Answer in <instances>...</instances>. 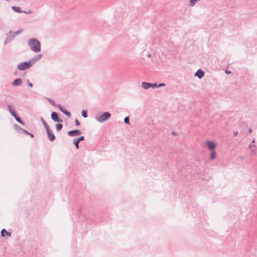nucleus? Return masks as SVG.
I'll return each instance as SVG.
<instances>
[{"instance_id": "f257e3e1", "label": "nucleus", "mask_w": 257, "mask_h": 257, "mask_svg": "<svg viewBox=\"0 0 257 257\" xmlns=\"http://www.w3.org/2000/svg\"><path fill=\"white\" fill-rule=\"evenodd\" d=\"M42 57L41 54H39L29 61L20 63L18 65V68L20 70H24L30 68L35 63H36Z\"/></svg>"}, {"instance_id": "f03ea898", "label": "nucleus", "mask_w": 257, "mask_h": 257, "mask_svg": "<svg viewBox=\"0 0 257 257\" xmlns=\"http://www.w3.org/2000/svg\"><path fill=\"white\" fill-rule=\"evenodd\" d=\"M28 44L33 52L38 53L41 51V44L37 39L32 38L30 39Z\"/></svg>"}, {"instance_id": "7ed1b4c3", "label": "nucleus", "mask_w": 257, "mask_h": 257, "mask_svg": "<svg viewBox=\"0 0 257 257\" xmlns=\"http://www.w3.org/2000/svg\"><path fill=\"white\" fill-rule=\"evenodd\" d=\"M110 116V113L105 112L102 114H97L95 116V119L98 122L102 123L108 119Z\"/></svg>"}, {"instance_id": "20e7f679", "label": "nucleus", "mask_w": 257, "mask_h": 257, "mask_svg": "<svg viewBox=\"0 0 257 257\" xmlns=\"http://www.w3.org/2000/svg\"><path fill=\"white\" fill-rule=\"evenodd\" d=\"M204 144L207 147V148L210 151L215 150L216 144L213 141L210 140H206L204 142Z\"/></svg>"}, {"instance_id": "39448f33", "label": "nucleus", "mask_w": 257, "mask_h": 257, "mask_svg": "<svg viewBox=\"0 0 257 257\" xmlns=\"http://www.w3.org/2000/svg\"><path fill=\"white\" fill-rule=\"evenodd\" d=\"M46 130L47 134L48 137L49 138V139L51 141H54L55 139V137L54 135L53 134L52 131L51 130V129L50 128H49Z\"/></svg>"}, {"instance_id": "423d86ee", "label": "nucleus", "mask_w": 257, "mask_h": 257, "mask_svg": "<svg viewBox=\"0 0 257 257\" xmlns=\"http://www.w3.org/2000/svg\"><path fill=\"white\" fill-rule=\"evenodd\" d=\"M57 107L59 108V109L61 112H62L64 114L66 115L67 116H68V117L71 116V113L69 111L65 110L60 104H58L57 105Z\"/></svg>"}, {"instance_id": "0eeeda50", "label": "nucleus", "mask_w": 257, "mask_h": 257, "mask_svg": "<svg viewBox=\"0 0 257 257\" xmlns=\"http://www.w3.org/2000/svg\"><path fill=\"white\" fill-rule=\"evenodd\" d=\"M51 118L55 122H62V120L59 118L56 112H53L51 113Z\"/></svg>"}, {"instance_id": "6e6552de", "label": "nucleus", "mask_w": 257, "mask_h": 257, "mask_svg": "<svg viewBox=\"0 0 257 257\" xmlns=\"http://www.w3.org/2000/svg\"><path fill=\"white\" fill-rule=\"evenodd\" d=\"M81 132L80 130H74L68 132V135L69 136H75L80 134Z\"/></svg>"}, {"instance_id": "1a4fd4ad", "label": "nucleus", "mask_w": 257, "mask_h": 257, "mask_svg": "<svg viewBox=\"0 0 257 257\" xmlns=\"http://www.w3.org/2000/svg\"><path fill=\"white\" fill-rule=\"evenodd\" d=\"M151 83L149 82H143L142 83L141 86L144 89H148L151 88Z\"/></svg>"}, {"instance_id": "9d476101", "label": "nucleus", "mask_w": 257, "mask_h": 257, "mask_svg": "<svg viewBox=\"0 0 257 257\" xmlns=\"http://www.w3.org/2000/svg\"><path fill=\"white\" fill-rule=\"evenodd\" d=\"M204 73L203 71L200 69L198 70V71L195 73V76H197L199 79L202 78L204 76Z\"/></svg>"}, {"instance_id": "9b49d317", "label": "nucleus", "mask_w": 257, "mask_h": 257, "mask_svg": "<svg viewBox=\"0 0 257 257\" xmlns=\"http://www.w3.org/2000/svg\"><path fill=\"white\" fill-rule=\"evenodd\" d=\"M7 106H8V110L10 112V113L12 114V116L14 115V114L16 113V112H15L14 108L12 106V105L10 104H9V105H8Z\"/></svg>"}, {"instance_id": "f8f14e48", "label": "nucleus", "mask_w": 257, "mask_h": 257, "mask_svg": "<svg viewBox=\"0 0 257 257\" xmlns=\"http://www.w3.org/2000/svg\"><path fill=\"white\" fill-rule=\"evenodd\" d=\"M21 83H22V80L21 79L18 78V79H15L13 81V85L14 86H18V85H20Z\"/></svg>"}, {"instance_id": "ddd939ff", "label": "nucleus", "mask_w": 257, "mask_h": 257, "mask_svg": "<svg viewBox=\"0 0 257 257\" xmlns=\"http://www.w3.org/2000/svg\"><path fill=\"white\" fill-rule=\"evenodd\" d=\"M210 151H211L210 156V159L214 160L216 158V155L215 150H214Z\"/></svg>"}, {"instance_id": "4468645a", "label": "nucleus", "mask_w": 257, "mask_h": 257, "mask_svg": "<svg viewBox=\"0 0 257 257\" xmlns=\"http://www.w3.org/2000/svg\"><path fill=\"white\" fill-rule=\"evenodd\" d=\"M4 233L6 234L8 236L10 237L11 236V233L8 232L5 229H3L1 230V234L2 236L5 235Z\"/></svg>"}, {"instance_id": "2eb2a0df", "label": "nucleus", "mask_w": 257, "mask_h": 257, "mask_svg": "<svg viewBox=\"0 0 257 257\" xmlns=\"http://www.w3.org/2000/svg\"><path fill=\"white\" fill-rule=\"evenodd\" d=\"M15 118L16 119V120L19 122V123H20L21 124H22V125H25V123L21 120V119L17 116V115L16 114V113H15L14 114V115H13Z\"/></svg>"}, {"instance_id": "dca6fc26", "label": "nucleus", "mask_w": 257, "mask_h": 257, "mask_svg": "<svg viewBox=\"0 0 257 257\" xmlns=\"http://www.w3.org/2000/svg\"><path fill=\"white\" fill-rule=\"evenodd\" d=\"M12 9L17 13L22 12V11L21 10L20 8L16 6L12 7Z\"/></svg>"}, {"instance_id": "f3484780", "label": "nucleus", "mask_w": 257, "mask_h": 257, "mask_svg": "<svg viewBox=\"0 0 257 257\" xmlns=\"http://www.w3.org/2000/svg\"><path fill=\"white\" fill-rule=\"evenodd\" d=\"M56 130L58 131H60L62 128V124L61 123H57L56 124Z\"/></svg>"}, {"instance_id": "a211bd4d", "label": "nucleus", "mask_w": 257, "mask_h": 257, "mask_svg": "<svg viewBox=\"0 0 257 257\" xmlns=\"http://www.w3.org/2000/svg\"><path fill=\"white\" fill-rule=\"evenodd\" d=\"M41 120L43 122V124L45 127V128H46V130L48 129L49 128L48 125L47 124V123L46 122V121H45V120H44L43 118H41Z\"/></svg>"}, {"instance_id": "6ab92c4d", "label": "nucleus", "mask_w": 257, "mask_h": 257, "mask_svg": "<svg viewBox=\"0 0 257 257\" xmlns=\"http://www.w3.org/2000/svg\"><path fill=\"white\" fill-rule=\"evenodd\" d=\"M73 142H74V145L76 146V148L77 149L78 148V144H79V142H78L77 140L76 139V138L75 139H74L73 140Z\"/></svg>"}, {"instance_id": "aec40b11", "label": "nucleus", "mask_w": 257, "mask_h": 257, "mask_svg": "<svg viewBox=\"0 0 257 257\" xmlns=\"http://www.w3.org/2000/svg\"><path fill=\"white\" fill-rule=\"evenodd\" d=\"M82 115L83 117H84V118H86L87 117V113L85 111V110H82Z\"/></svg>"}, {"instance_id": "412c9836", "label": "nucleus", "mask_w": 257, "mask_h": 257, "mask_svg": "<svg viewBox=\"0 0 257 257\" xmlns=\"http://www.w3.org/2000/svg\"><path fill=\"white\" fill-rule=\"evenodd\" d=\"M124 122L125 123L129 124V117L128 116H126L124 119Z\"/></svg>"}, {"instance_id": "4be33fe9", "label": "nucleus", "mask_w": 257, "mask_h": 257, "mask_svg": "<svg viewBox=\"0 0 257 257\" xmlns=\"http://www.w3.org/2000/svg\"><path fill=\"white\" fill-rule=\"evenodd\" d=\"M151 88H154L155 87H158V84L156 83H151Z\"/></svg>"}, {"instance_id": "5701e85b", "label": "nucleus", "mask_w": 257, "mask_h": 257, "mask_svg": "<svg viewBox=\"0 0 257 257\" xmlns=\"http://www.w3.org/2000/svg\"><path fill=\"white\" fill-rule=\"evenodd\" d=\"M84 139V137L83 136H81L79 138H76V139L77 140L78 142H80L81 141H82Z\"/></svg>"}, {"instance_id": "b1692460", "label": "nucleus", "mask_w": 257, "mask_h": 257, "mask_svg": "<svg viewBox=\"0 0 257 257\" xmlns=\"http://www.w3.org/2000/svg\"><path fill=\"white\" fill-rule=\"evenodd\" d=\"M165 85L166 84L165 83H161L158 85V87L165 86Z\"/></svg>"}, {"instance_id": "393cba45", "label": "nucleus", "mask_w": 257, "mask_h": 257, "mask_svg": "<svg viewBox=\"0 0 257 257\" xmlns=\"http://www.w3.org/2000/svg\"><path fill=\"white\" fill-rule=\"evenodd\" d=\"M21 130L25 134L28 135L29 134V133L27 131H26L25 130H24V129H22V128L21 129Z\"/></svg>"}, {"instance_id": "a878e982", "label": "nucleus", "mask_w": 257, "mask_h": 257, "mask_svg": "<svg viewBox=\"0 0 257 257\" xmlns=\"http://www.w3.org/2000/svg\"><path fill=\"white\" fill-rule=\"evenodd\" d=\"M22 32V30H19V31H18L17 32H16L15 33V35H18V34H19L21 33Z\"/></svg>"}, {"instance_id": "bb28decb", "label": "nucleus", "mask_w": 257, "mask_h": 257, "mask_svg": "<svg viewBox=\"0 0 257 257\" xmlns=\"http://www.w3.org/2000/svg\"><path fill=\"white\" fill-rule=\"evenodd\" d=\"M75 122L76 125H79L80 124V122L77 119L75 120Z\"/></svg>"}, {"instance_id": "cd10ccee", "label": "nucleus", "mask_w": 257, "mask_h": 257, "mask_svg": "<svg viewBox=\"0 0 257 257\" xmlns=\"http://www.w3.org/2000/svg\"><path fill=\"white\" fill-rule=\"evenodd\" d=\"M28 85L30 86V87H32L33 86V84L32 83H30V82H28Z\"/></svg>"}, {"instance_id": "c85d7f7f", "label": "nucleus", "mask_w": 257, "mask_h": 257, "mask_svg": "<svg viewBox=\"0 0 257 257\" xmlns=\"http://www.w3.org/2000/svg\"><path fill=\"white\" fill-rule=\"evenodd\" d=\"M237 134H238V132H234L233 133V135H234V136H237Z\"/></svg>"}, {"instance_id": "c756f323", "label": "nucleus", "mask_w": 257, "mask_h": 257, "mask_svg": "<svg viewBox=\"0 0 257 257\" xmlns=\"http://www.w3.org/2000/svg\"><path fill=\"white\" fill-rule=\"evenodd\" d=\"M28 135H30L32 138L34 137L33 135L31 133H29Z\"/></svg>"}, {"instance_id": "7c9ffc66", "label": "nucleus", "mask_w": 257, "mask_h": 257, "mask_svg": "<svg viewBox=\"0 0 257 257\" xmlns=\"http://www.w3.org/2000/svg\"><path fill=\"white\" fill-rule=\"evenodd\" d=\"M31 11H29L28 12H26L25 13H26V14H30V13H31Z\"/></svg>"}, {"instance_id": "2f4dec72", "label": "nucleus", "mask_w": 257, "mask_h": 257, "mask_svg": "<svg viewBox=\"0 0 257 257\" xmlns=\"http://www.w3.org/2000/svg\"><path fill=\"white\" fill-rule=\"evenodd\" d=\"M225 73H226L227 74H229V73H230V71H228L227 70H226L225 71Z\"/></svg>"}, {"instance_id": "473e14b6", "label": "nucleus", "mask_w": 257, "mask_h": 257, "mask_svg": "<svg viewBox=\"0 0 257 257\" xmlns=\"http://www.w3.org/2000/svg\"><path fill=\"white\" fill-rule=\"evenodd\" d=\"M148 57H151V54H148Z\"/></svg>"}, {"instance_id": "72a5a7b5", "label": "nucleus", "mask_w": 257, "mask_h": 257, "mask_svg": "<svg viewBox=\"0 0 257 257\" xmlns=\"http://www.w3.org/2000/svg\"><path fill=\"white\" fill-rule=\"evenodd\" d=\"M251 132H252V131H251V129H249V130H248V132H249V133H250Z\"/></svg>"}, {"instance_id": "f704fd0d", "label": "nucleus", "mask_w": 257, "mask_h": 257, "mask_svg": "<svg viewBox=\"0 0 257 257\" xmlns=\"http://www.w3.org/2000/svg\"><path fill=\"white\" fill-rule=\"evenodd\" d=\"M252 146H252V145H249L248 147H249V148H251V147H252Z\"/></svg>"}, {"instance_id": "c9c22d12", "label": "nucleus", "mask_w": 257, "mask_h": 257, "mask_svg": "<svg viewBox=\"0 0 257 257\" xmlns=\"http://www.w3.org/2000/svg\"><path fill=\"white\" fill-rule=\"evenodd\" d=\"M254 142H255V140H253L252 141V143H254Z\"/></svg>"}]
</instances>
